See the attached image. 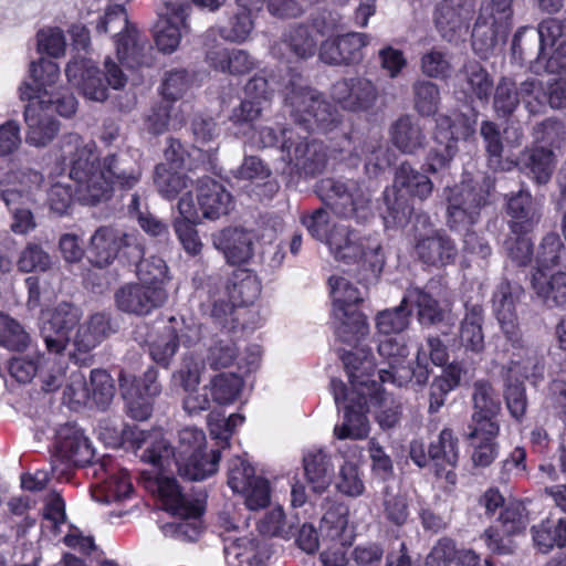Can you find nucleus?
I'll return each mask as SVG.
<instances>
[{
  "label": "nucleus",
  "mask_w": 566,
  "mask_h": 566,
  "mask_svg": "<svg viewBox=\"0 0 566 566\" xmlns=\"http://www.w3.org/2000/svg\"><path fill=\"white\" fill-rule=\"evenodd\" d=\"M61 157L70 167V177L77 184V197L84 205H95L109 198L114 187L132 189L142 177L138 159L129 151L106 156L102 166L93 140L69 134L61 142Z\"/></svg>",
  "instance_id": "obj_1"
},
{
  "label": "nucleus",
  "mask_w": 566,
  "mask_h": 566,
  "mask_svg": "<svg viewBox=\"0 0 566 566\" xmlns=\"http://www.w3.org/2000/svg\"><path fill=\"white\" fill-rule=\"evenodd\" d=\"M342 360L349 378L350 391L342 380H331L337 408L340 409L344 403V421L334 427V437L338 440H363L369 433L366 416L369 402H381L386 398L377 390L376 379L371 378L374 374L367 373L373 367L369 359H358L355 353L346 352L342 355Z\"/></svg>",
  "instance_id": "obj_2"
},
{
  "label": "nucleus",
  "mask_w": 566,
  "mask_h": 566,
  "mask_svg": "<svg viewBox=\"0 0 566 566\" xmlns=\"http://www.w3.org/2000/svg\"><path fill=\"white\" fill-rule=\"evenodd\" d=\"M493 181L490 177H464L459 185L443 190L447 200V226L458 232H464V248L470 253L482 259L491 255L492 249L488 241L470 228L475 224L481 210L490 203V193Z\"/></svg>",
  "instance_id": "obj_3"
},
{
  "label": "nucleus",
  "mask_w": 566,
  "mask_h": 566,
  "mask_svg": "<svg viewBox=\"0 0 566 566\" xmlns=\"http://www.w3.org/2000/svg\"><path fill=\"white\" fill-rule=\"evenodd\" d=\"M328 248L337 261L358 265L357 277L365 287L378 281L385 265L378 237L360 235L343 226L334 229Z\"/></svg>",
  "instance_id": "obj_4"
},
{
  "label": "nucleus",
  "mask_w": 566,
  "mask_h": 566,
  "mask_svg": "<svg viewBox=\"0 0 566 566\" xmlns=\"http://www.w3.org/2000/svg\"><path fill=\"white\" fill-rule=\"evenodd\" d=\"M433 191L432 180L408 161L401 163L394 176L392 186L384 190L387 227H405L415 212L411 199L426 201Z\"/></svg>",
  "instance_id": "obj_5"
},
{
  "label": "nucleus",
  "mask_w": 566,
  "mask_h": 566,
  "mask_svg": "<svg viewBox=\"0 0 566 566\" xmlns=\"http://www.w3.org/2000/svg\"><path fill=\"white\" fill-rule=\"evenodd\" d=\"M328 285L335 334L340 342L356 346L369 334L367 317L358 310L364 294L344 276H331Z\"/></svg>",
  "instance_id": "obj_6"
},
{
  "label": "nucleus",
  "mask_w": 566,
  "mask_h": 566,
  "mask_svg": "<svg viewBox=\"0 0 566 566\" xmlns=\"http://www.w3.org/2000/svg\"><path fill=\"white\" fill-rule=\"evenodd\" d=\"M315 191L323 203L340 218L361 222L373 217L371 195L356 180L323 178L316 184Z\"/></svg>",
  "instance_id": "obj_7"
},
{
  "label": "nucleus",
  "mask_w": 566,
  "mask_h": 566,
  "mask_svg": "<svg viewBox=\"0 0 566 566\" xmlns=\"http://www.w3.org/2000/svg\"><path fill=\"white\" fill-rule=\"evenodd\" d=\"M286 103L295 124L307 133H328L340 124L339 113L314 88L292 83Z\"/></svg>",
  "instance_id": "obj_8"
},
{
  "label": "nucleus",
  "mask_w": 566,
  "mask_h": 566,
  "mask_svg": "<svg viewBox=\"0 0 566 566\" xmlns=\"http://www.w3.org/2000/svg\"><path fill=\"white\" fill-rule=\"evenodd\" d=\"M513 1L482 2L471 33L473 51L480 57L488 59L506 41L513 24Z\"/></svg>",
  "instance_id": "obj_9"
},
{
  "label": "nucleus",
  "mask_w": 566,
  "mask_h": 566,
  "mask_svg": "<svg viewBox=\"0 0 566 566\" xmlns=\"http://www.w3.org/2000/svg\"><path fill=\"white\" fill-rule=\"evenodd\" d=\"M158 492L166 511L179 521L167 525V531L179 538L195 541L201 532V515L203 512L200 499L185 494L172 478H161L158 481Z\"/></svg>",
  "instance_id": "obj_10"
},
{
  "label": "nucleus",
  "mask_w": 566,
  "mask_h": 566,
  "mask_svg": "<svg viewBox=\"0 0 566 566\" xmlns=\"http://www.w3.org/2000/svg\"><path fill=\"white\" fill-rule=\"evenodd\" d=\"M105 78L95 63L85 57H75L65 69L67 81L80 90L84 97L94 102H104L108 96V86L123 88L127 82L122 69L109 57L105 60Z\"/></svg>",
  "instance_id": "obj_11"
},
{
  "label": "nucleus",
  "mask_w": 566,
  "mask_h": 566,
  "mask_svg": "<svg viewBox=\"0 0 566 566\" xmlns=\"http://www.w3.org/2000/svg\"><path fill=\"white\" fill-rule=\"evenodd\" d=\"M15 182L3 193V201L12 216L11 230L17 234H27L36 227L31 207L39 201L43 176L32 169L12 172L9 177Z\"/></svg>",
  "instance_id": "obj_12"
},
{
  "label": "nucleus",
  "mask_w": 566,
  "mask_h": 566,
  "mask_svg": "<svg viewBox=\"0 0 566 566\" xmlns=\"http://www.w3.org/2000/svg\"><path fill=\"white\" fill-rule=\"evenodd\" d=\"M88 259L97 268H106L118 256L136 262L145 254L142 238L136 232H125L111 226H101L92 234Z\"/></svg>",
  "instance_id": "obj_13"
},
{
  "label": "nucleus",
  "mask_w": 566,
  "mask_h": 566,
  "mask_svg": "<svg viewBox=\"0 0 566 566\" xmlns=\"http://www.w3.org/2000/svg\"><path fill=\"white\" fill-rule=\"evenodd\" d=\"M196 190V201L191 191L178 201V211L187 221L218 220L233 209V197L221 182L206 176L197 180Z\"/></svg>",
  "instance_id": "obj_14"
},
{
  "label": "nucleus",
  "mask_w": 566,
  "mask_h": 566,
  "mask_svg": "<svg viewBox=\"0 0 566 566\" xmlns=\"http://www.w3.org/2000/svg\"><path fill=\"white\" fill-rule=\"evenodd\" d=\"M189 4L181 0H163L156 8L154 41L159 52L172 54L189 33Z\"/></svg>",
  "instance_id": "obj_15"
},
{
  "label": "nucleus",
  "mask_w": 566,
  "mask_h": 566,
  "mask_svg": "<svg viewBox=\"0 0 566 566\" xmlns=\"http://www.w3.org/2000/svg\"><path fill=\"white\" fill-rule=\"evenodd\" d=\"M282 134V153L292 171L315 176L324 170L327 154L321 142L301 136L296 130H284Z\"/></svg>",
  "instance_id": "obj_16"
},
{
  "label": "nucleus",
  "mask_w": 566,
  "mask_h": 566,
  "mask_svg": "<svg viewBox=\"0 0 566 566\" xmlns=\"http://www.w3.org/2000/svg\"><path fill=\"white\" fill-rule=\"evenodd\" d=\"M474 15V4L470 0H440L436 3L432 21L440 38L450 43L463 42Z\"/></svg>",
  "instance_id": "obj_17"
},
{
  "label": "nucleus",
  "mask_w": 566,
  "mask_h": 566,
  "mask_svg": "<svg viewBox=\"0 0 566 566\" xmlns=\"http://www.w3.org/2000/svg\"><path fill=\"white\" fill-rule=\"evenodd\" d=\"M340 159L356 166L363 158L366 174L376 177L391 165L389 147L380 135H369L357 143L350 137L344 136Z\"/></svg>",
  "instance_id": "obj_18"
},
{
  "label": "nucleus",
  "mask_w": 566,
  "mask_h": 566,
  "mask_svg": "<svg viewBox=\"0 0 566 566\" xmlns=\"http://www.w3.org/2000/svg\"><path fill=\"white\" fill-rule=\"evenodd\" d=\"M331 97L344 111L363 113L375 106L378 88L364 76L344 77L332 85Z\"/></svg>",
  "instance_id": "obj_19"
},
{
  "label": "nucleus",
  "mask_w": 566,
  "mask_h": 566,
  "mask_svg": "<svg viewBox=\"0 0 566 566\" xmlns=\"http://www.w3.org/2000/svg\"><path fill=\"white\" fill-rule=\"evenodd\" d=\"M168 300L166 287L149 286L142 282L126 283L115 293L119 311L136 316H146L165 305Z\"/></svg>",
  "instance_id": "obj_20"
},
{
  "label": "nucleus",
  "mask_w": 566,
  "mask_h": 566,
  "mask_svg": "<svg viewBox=\"0 0 566 566\" xmlns=\"http://www.w3.org/2000/svg\"><path fill=\"white\" fill-rule=\"evenodd\" d=\"M376 337L378 340V354L388 363V368L378 369V380L380 384L403 386L413 377L412 369L402 365L409 354L406 336Z\"/></svg>",
  "instance_id": "obj_21"
},
{
  "label": "nucleus",
  "mask_w": 566,
  "mask_h": 566,
  "mask_svg": "<svg viewBox=\"0 0 566 566\" xmlns=\"http://www.w3.org/2000/svg\"><path fill=\"white\" fill-rule=\"evenodd\" d=\"M370 35L349 32L326 39L319 46L318 56L329 65H355L363 61L364 49L369 44Z\"/></svg>",
  "instance_id": "obj_22"
},
{
  "label": "nucleus",
  "mask_w": 566,
  "mask_h": 566,
  "mask_svg": "<svg viewBox=\"0 0 566 566\" xmlns=\"http://www.w3.org/2000/svg\"><path fill=\"white\" fill-rule=\"evenodd\" d=\"M81 312L69 303L59 304L43 322L41 334L50 353L61 354L70 342V333L77 325Z\"/></svg>",
  "instance_id": "obj_23"
},
{
  "label": "nucleus",
  "mask_w": 566,
  "mask_h": 566,
  "mask_svg": "<svg viewBox=\"0 0 566 566\" xmlns=\"http://www.w3.org/2000/svg\"><path fill=\"white\" fill-rule=\"evenodd\" d=\"M403 304L416 310L417 321L421 326L429 327L441 323H451V304L441 297H436L426 289L410 286L403 294Z\"/></svg>",
  "instance_id": "obj_24"
},
{
  "label": "nucleus",
  "mask_w": 566,
  "mask_h": 566,
  "mask_svg": "<svg viewBox=\"0 0 566 566\" xmlns=\"http://www.w3.org/2000/svg\"><path fill=\"white\" fill-rule=\"evenodd\" d=\"M473 415L471 428H475V434L484 431L489 436L497 434L500 426L495 420L501 410V402L495 389L488 380H476L473 384Z\"/></svg>",
  "instance_id": "obj_25"
},
{
  "label": "nucleus",
  "mask_w": 566,
  "mask_h": 566,
  "mask_svg": "<svg viewBox=\"0 0 566 566\" xmlns=\"http://www.w3.org/2000/svg\"><path fill=\"white\" fill-rule=\"evenodd\" d=\"M55 457L67 465L83 467L93 460L94 449L81 428L66 423L56 431Z\"/></svg>",
  "instance_id": "obj_26"
},
{
  "label": "nucleus",
  "mask_w": 566,
  "mask_h": 566,
  "mask_svg": "<svg viewBox=\"0 0 566 566\" xmlns=\"http://www.w3.org/2000/svg\"><path fill=\"white\" fill-rule=\"evenodd\" d=\"M256 235L253 231L229 227L212 234V244L232 265L248 263L254 254Z\"/></svg>",
  "instance_id": "obj_27"
},
{
  "label": "nucleus",
  "mask_w": 566,
  "mask_h": 566,
  "mask_svg": "<svg viewBox=\"0 0 566 566\" xmlns=\"http://www.w3.org/2000/svg\"><path fill=\"white\" fill-rule=\"evenodd\" d=\"M130 446L136 449H143L140 460L149 463L159 470L169 469L174 462V448L165 438L160 428H154L149 431L142 429L128 432Z\"/></svg>",
  "instance_id": "obj_28"
},
{
  "label": "nucleus",
  "mask_w": 566,
  "mask_h": 566,
  "mask_svg": "<svg viewBox=\"0 0 566 566\" xmlns=\"http://www.w3.org/2000/svg\"><path fill=\"white\" fill-rule=\"evenodd\" d=\"M317 49V41L308 27L296 25L290 28L283 38L273 43L271 54L279 60H306L312 57Z\"/></svg>",
  "instance_id": "obj_29"
},
{
  "label": "nucleus",
  "mask_w": 566,
  "mask_h": 566,
  "mask_svg": "<svg viewBox=\"0 0 566 566\" xmlns=\"http://www.w3.org/2000/svg\"><path fill=\"white\" fill-rule=\"evenodd\" d=\"M115 46L119 61L127 67L148 66L153 62L149 40L136 25L116 38Z\"/></svg>",
  "instance_id": "obj_30"
},
{
  "label": "nucleus",
  "mask_w": 566,
  "mask_h": 566,
  "mask_svg": "<svg viewBox=\"0 0 566 566\" xmlns=\"http://www.w3.org/2000/svg\"><path fill=\"white\" fill-rule=\"evenodd\" d=\"M450 126L447 117H437L433 134L434 146L428 151L424 159L426 172L436 175L449 169L458 153V145L451 139V135L444 129Z\"/></svg>",
  "instance_id": "obj_31"
},
{
  "label": "nucleus",
  "mask_w": 566,
  "mask_h": 566,
  "mask_svg": "<svg viewBox=\"0 0 566 566\" xmlns=\"http://www.w3.org/2000/svg\"><path fill=\"white\" fill-rule=\"evenodd\" d=\"M416 252L423 263L437 268L453 263L458 255L454 241L442 231L419 239Z\"/></svg>",
  "instance_id": "obj_32"
},
{
  "label": "nucleus",
  "mask_w": 566,
  "mask_h": 566,
  "mask_svg": "<svg viewBox=\"0 0 566 566\" xmlns=\"http://www.w3.org/2000/svg\"><path fill=\"white\" fill-rule=\"evenodd\" d=\"M507 214L512 218L510 229L513 234H527L538 224L542 213L528 191H518L507 201Z\"/></svg>",
  "instance_id": "obj_33"
},
{
  "label": "nucleus",
  "mask_w": 566,
  "mask_h": 566,
  "mask_svg": "<svg viewBox=\"0 0 566 566\" xmlns=\"http://www.w3.org/2000/svg\"><path fill=\"white\" fill-rule=\"evenodd\" d=\"M458 457V440L450 429H443L438 440L429 447V458L433 462L436 475L444 478L449 483H455L453 469Z\"/></svg>",
  "instance_id": "obj_34"
},
{
  "label": "nucleus",
  "mask_w": 566,
  "mask_h": 566,
  "mask_svg": "<svg viewBox=\"0 0 566 566\" xmlns=\"http://www.w3.org/2000/svg\"><path fill=\"white\" fill-rule=\"evenodd\" d=\"M43 101L29 102L24 109L28 125L27 142L33 146H45L59 132V122L42 111Z\"/></svg>",
  "instance_id": "obj_35"
},
{
  "label": "nucleus",
  "mask_w": 566,
  "mask_h": 566,
  "mask_svg": "<svg viewBox=\"0 0 566 566\" xmlns=\"http://www.w3.org/2000/svg\"><path fill=\"white\" fill-rule=\"evenodd\" d=\"M30 74L33 78V85L24 83L20 87V97L29 102L43 101L49 95L48 88L56 83L60 76V67L56 62L40 59L38 63L32 62Z\"/></svg>",
  "instance_id": "obj_36"
},
{
  "label": "nucleus",
  "mask_w": 566,
  "mask_h": 566,
  "mask_svg": "<svg viewBox=\"0 0 566 566\" xmlns=\"http://www.w3.org/2000/svg\"><path fill=\"white\" fill-rule=\"evenodd\" d=\"M390 138L394 146L407 155H415L427 145L424 128L410 115L399 117L391 125Z\"/></svg>",
  "instance_id": "obj_37"
},
{
  "label": "nucleus",
  "mask_w": 566,
  "mask_h": 566,
  "mask_svg": "<svg viewBox=\"0 0 566 566\" xmlns=\"http://www.w3.org/2000/svg\"><path fill=\"white\" fill-rule=\"evenodd\" d=\"M206 61L213 70L231 75H243L256 67V61L241 49L213 48L207 52Z\"/></svg>",
  "instance_id": "obj_38"
},
{
  "label": "nucleus",
  "mask_w": 566,
  "mask_h": 566,
  "mask_svg": "<svg viewBox=\"0 0 566 566\" xmlns=\"http://www.w3.org/2000/svg\"><path fill=\"white\" fill-rule=\"evenodd\" d=\"M531 286L536 296L549 308L566 303V272L558 271L548 276L543 271H534Z\"/></svg>",
  "instance_id": "obj_39"
},
{
  "label": "nucleus",
  "mask_w": 566,
  "mask_h": 566,
  "mask_svg": "<svg viewBox=\"0 0 566 566\" xmlns=\"http://www.w3.org/2000/svg\"><path fill=\"white\" fill-rule=\"evenodd\" d=\"M458 86L467 98L488 102L493 88V81L480 63L470 61L463 65L459 74Z\"/></svg>",
  "instance_id": "obj_40"
},
{
  "label": "nucleus",
  "mask_w": 566,
  "mask_h": 566,
  "mask_svg": "<svg viewBox=\"0 0 566 566\" xmlns=\"http://www.w3.org/2000/svg\"><path fill=\"white\" fill-rule=\"evenodd\" d=\"M484 310L480 304H465V313L460 324V342L467 352L481 354L485 348Z\"/></svg>",
  "instance_id": "obj_41"
},
{
  "label": "nucleus",
  "mask_w": 566,
  "mask_h": 566,
  "mask_svg": "<svg viewBox=\"0 0 566 566\" xmlns=\"http://www.w3.org/2000/svg\"><path fill=\"white\" fill-rule=\"evenodd\" d=\"M303 467L307 482L315 493H323L332 483L334 465L323 449L312 448L303 455Z\"/></svg>",
  "instance_id": "obj_42"
},
{
  "label": "nucleus",
  "mask_w": 566,
  "mask_h": 566,
  "mask_svg": "<svg viewBox=\"0 0 566 566\" xmlns=\"http://www.w3.org/2000/svg\"><path fill=\"white\" fill-rule=\"evenodd\" d=\"M521 164L535 184L546 185L556 167V154L553 149L531 146L523 151Z\"/></svg>",
  "instance_id": "obj_43"
},
{
  "label": "nucleus",
  "mask_w": 566,
  "mask_h": 566,
  "mask_svg": "<svg viewBox=\"0 0 566 566\" xmlns=\"http://www.w3.org/2000/svg\"><path fill=\"white\" fill-rule=\"evenodd\" d=\"M221 458L219 450L201 451L196 455L176 458L174 461L180 476L190 481H202L214 474Z\"/></svg>",
  "instance_id": "obj_44"
},
{
  "label": "nucleus",
  "mask_w": 566,
  "mask_h": 566,
  "mask_svg": "<svg viewBox=\"0 0 566 566\" xmlns=\"http://www.w3.org/2000/svg\"><path fill=\"white\" fill-rule=\"evenodd\" d=\"M98 467L104 471V474L98 486L101 495L94 493L97 501L112 503L128 499L132 495L134 489L127 470H108L105 462Z\"/></svg>",
  "instance_id": "obj_45"
},
{
  "label": "nucleus",
  "mask_w": 566,
  "mask_h": 566,
  "mask_svg": "<svg viewBox=\"0 0 566 566\" xmlns=\"http://www.w3.org/2000/svg\"><path fill=\"white\" fill-rule=\"evenodd\" d=\"M261 292L256 276L247 269L233 271L227 284V294L233 307L252 304Z\"/></svg>",
  "instance_id": "obj_46"
},
{
  "label": "nucleus",
  "mask_w": 566,
  "mask_h": 566,
  "mask_svg": "<svg viewBox=\"0 0 566 566\" xmlns=\"http://www.w3.org/2000/svg\"><path fill=\"white\" fill-rule=\"evenodd\" d=\"M545 46L542 42L537 28L522 27L513 36L512 41V55L513 59L520 62L528 61L535 62V65L541 64L545 56Z\"/></svg>",
  "instance_id": "obj_47"
},
{
  "label": "nucleus",
  "mask_w": 566,
  "mask_h": 566,
  "mask_svg": "<svg viewBox=\"0 0 566 566\" xmlns=\"http://www.w3.org/2000/svg\"><path fill=\"white\" fill-rule=\"evenodd\" d=\"M154 186L167 200H174L185 189L192 186V179L168 164H158L154 170Z\"/></svg>",
  "instance_id": "obj_48"
},
{
  "label": "nucleus",
  "mask_w": 566,
  "mask_h": 566,
  "mask_svg": "<svg viewBox=\"0 0 566 566\" xmlns=\"http://www.w3.org/2000/svg\"><path fill=\"white\" fill-rule=\"evenodd\" d=\"M524 291L518 284L509 281L501 282L492 296V310L497 323L517 319L516 304L521 301Z\"/></svg>",
  "instance_id": "obj_49"
},
{
  "label": "nucleus",
  "mask_w": 566,
  "mask_h": 566,
  "mask_svg": "<svg viewBox=\"0 0 566 566\" xmlns=\"http://www.w3.org/2000/svg\"><path fill=\"white\" fill-rule=\"evenodd\" d=\"M532 536L535 546L542 553H548L555 546L566 547V518L542 521L532 527Z\"/></svg>",
  "instance_id": "obj_50"
},
{
  "label": "nucleus",
  "mask_w": 566,
  "mask_h": 566,
  "mask_svg": "<svg viewBox=\"0 0 566 566\" xmlns=\"http://www.w3.org/2000/svg\"><path fill=\"white\" fill-rule=\"evenodd\" d=\"M411 312L403 298L399 305L379 311L375 315L376 336L403 335L409 327Z\"/></svg>",
  "instance_id": "obj_51"
},
{
  "label": "nucleus",
  "mask_w": 566,
  "mask_h": 566,
  "mask_svg": "<svg viewBox=\"0 0 566 566\" xmlns=\"http://www.w3.org/2000/svg\"><path fill=\"white\" fill-rule=\"evenodd\" d=\"M109 321L105 314L96 313L88 321L80 325L74 337V345L80 352H90L95 348L108 334Z\"/></svg>",
  "instance_id": "obj_52"
},
{
  "label": "nucleus",
  "mask_w": 566,
  "mask_h": 566,
  "mask_svg": "<svg viewBox=\"0 0 566 566\" xmlns=\"http://www.w3.org/2000/svg\"><path fill=\"white\" fill-rule=\"evenodd\" d=\"M174 323L175 318H171L169 325L165 326L163 332L148 345L150 358L164 368L170 366L179 348V334Z\"/></svg>",
  "instance_id": "obj_53"
},
{
  "label": "nucleus",
  "mask_w": 566,
  "mask_h": 566,
  "mask_svg": "<svg viewBox=\"0 0 566 566\" xmlns=\"http://www.w3.org/2000/svg\"><path fill=\"white\" fill-rule=\"evenodd\" d=\"M436 366H443L449 359L448 348L437 336H429L426 346L418 349L416 363L417 367L412 369V375L418 384L426 382L429 377L428 357Z\"/></svg>",
  "instance_id": "obj_54"
},
{
  "label": "nucleus",
  "mask_w": 566,
  "mask_h": 566,
  "mask_svg": "<svg viewBox=\"0 0 566 566\" xmlns=\"http://www.w3.org/2000/svg\"><path fill=\"white\" fill-rule=\"evenodd\" d=\"M534 271H547L554 268L566 269V247L557 233H547L541 241L535 255Z\"/></svg>",
  "instance_id": "obj_55"
},
{
  "label": "nucleus",
  "mask_w": 566,
  "mask_h": 566,
  "mask_svg": "<svg viewBox=\"0 0 566 566\" xmlns=\"http://www.w3.org/2000/svg\"><path fill=\"white\" fill-rule=\"evenodd\" d=\"M532 137V146L545 147L555 153L566 144V129L560 120L547 118L534 126Z\"/></svg>",
  "instance_id": "obj_56"
},
{
  "label": "nucleus",
  "mask_w": 566,
  "mask_h": 566,
  "mask_svg": "<svg viewBox=\"0 0 566 566\" xmlns=\"http://www.w3.org/2000/svg\"><path fill=\"white\" fill-rule=\"evenodd\" d=\"M545 365L542 358L531 348L530 353H523L522 357L511 358L507 365V376L520 380L527 379L536 385L544 378Z\"/></svg>",
  "instance_id": "obj_57"
},
{
  "label": "nucleus",
  "mask_w": 566,
  "mask_h": 566,
  "mask_svg": "<svg viewBox=\"0 0 566 566\" xmlns=\"http://www.w3.org/2000/svg\"><path fill=\"white\" fill-rule=\"evenodd\" d=\"M415 109L421 116H432L440 105V88L428 80H419L412 85Z\"/></svg>",
  "instance_id": "obj_58"
},
{
  "label": "nucleus",
  "mask_w": 566,
  "mask_h": 566,
  "mask_svg": "<svg viewBox=\"0 0 566 566\" xmlns=\"http://www.w3.org/2000/svg\"><path fill=\"white\" fill-rule=\"evenodd\" d=\"M420 70L430 78L444 80L451 76L453 67L448 52L441 48H431L420 57Z\"/></svg>",
  "instance_id": "obj_59"
},
{
  "label": "nucleus",
  "mask_w": 566,
  "mask_h": 566,
  "mask_svg": "<svg viewBox=\"0 0 566 566\" xmlns=\"http://www.w3.org/2000/svg\"><path fill=\"white\" fill-rule=\"evenodd\" d=\"M135 263L139 282L149 286L166 287L169 281L168 266L161 258L151 255L143 259L142 256Z\"/></svg>",
  "instance_id": "obj_60"
},
{
  "label": "nucleus",
  "mask_w": 566,
  "mask_h": 566,
  "mask_svg": "<svg viewBox=\"0 0 566 566\" xmlns=\"http://www.w3.org/2000/svg\"><path fill=\"white\" fill-rule=\"evenodd\" d=\"M122 396L126 403L127 415L137 420L145 421L153 413V399L140 395V388H137L127 381L119 386Z\"/></svg>",
  "instance_id": "obj_61"
},
{
  "label": "nucleus",
  "mask_w": 566,
  "mask_h": 566,
  "mask_svg": "<svg viewBox=\"0 0 566 566\" xmlns=\"http://www.w3.org/2000/svg\"><path fill=\"white\" fill-rule=\"evenodd\" d=\"M90 394L92 402L99 409H106L115 395L112 376L103 369H93L90 376Z\"/></svg>",
  "instance_id": "obj_62"
},
{
  "label": "nucleus",
  "mask_w": 566,
  "mask_h": 566,
  "mask_svg": "<svg viewBox=\"0 0 566 566\" xmlns=\"http://www.w3.org/2000/svg\"><path fill=\"white\" fill-rule=\"evenodd\" d=\"M521 101L518 88L511 78L502 77L494 92L493 107L497 116L506 117L513 114Z\"/></svg>",
  "instance_id": "obj_63"
},
{
  "label": "nucleus",
  "mask_w": 566,
  "mask_h": 566,
  "mask_svg": "<svg viewBox=\"0 0 566 566\" xmlns=\"http://www.w3.org/2000/svg\"><path fill=\"white\" fill-rule=\"evenodd\" d=\"M29 340V335L15 319L0 313V346L21 352L28 347Z\"/></svg>",
  "instance_id": "obj_64"
}]
</instances>
